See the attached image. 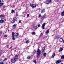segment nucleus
Instances as JSON below:
<instances>
[{
    "instance_id": "obj_37",
    "label": "nucleus",
    "mask_w": 64,
    "mask_h": 64,
    "mask_svg": "<svg viewBox=\"0 0 64 64\" xmlns=\"http://www.w3.org/2000/svg\"><path fill=\"white\" fill-rule=\"evenodd\" d=\"M34 62V63H36V60H34L33 61Z\"/></svg>"
},
{
    "instance_id": "obj_4",
    "label": "nucleus",
    "mask_w": 64,
    "mask_h": 64,
    "mask_svg": "<svg viewBox=\"0 0 64 64\" xmlns=\"http://www.w3.org/2000/svg\"><path fill=\"white\" fill-rule=\"evenodd\" d=\"M45 24H46V23H44V24H42V29H45Z\"/></svg>"
},
{
    "instance_id": "obj_18",
    "label": "nucleus",
    "mask_w": 64,
    "mask_h": 64,
    "mask_svg": "<svg viewBox=\"0 0 64 64\" xmlns=\"http://www.w3.org/2000/svg\"><path fill=\"white\" fill-rule=\"evenodd\" d=\"M4 5V4L3 2L0 3V6H2Z\"/></svg>"
},
{
    "instance_id": "obj_11",
    "label": "nucleus",
    "mask_w": 64,
    "mask_h": 64,
    "mask_svg": "<svg viewBox=\"0 0 64 64\" xmlns=\"http://www.w3.org/2000/svg\"><path fill=\"white\" fill-rule=\"evenodd\" d=\"M15 36L16 37V38H18V36H19V33L18 32L16 33V34Z\"/></svg>"
},
{
    "instance_id": "obj_9",
    "label": "nucleus",
    "mask_w": 64,
    "mask_h": 64,
    "mask_svg": "<svg viewBox=\"0 0 64 64\" xmlns=\"http://www.w3.org/2000/svg\"><path fill=\"white\" fill-rule=\"evenodd\" d=\"M0 17L2 19H4L5 17L3 15H2L0 16Z\"/></svg>"
},
{
    "instance_id": "obj_19",
    "label": "nucleus",
    "mask_w": 64,
    "mask_h": 64,
    "mask_svg": "<svg viewBox=\"0 0 64 64\" xmlns=\"http://www.w3.org/2000/svg\"><path fill=\"white\" fill-rule=\"evenodd\" d=\"M61 15L62 16H64V12H62Z\"/></svg>"
},
{
    "instance_id": "obj_52",
    "label": "nucleus",
    "mask_w": 64,
    "mask_h": 64,
    "mask_svg": "<svg viewBox=\"0 0 64 64\" xmlns=\"http://www.w3.org/2000/svg\"><path fill=\"white\" fill-rule=\"evenodd\" d=\"M1 0H0V3H1Z\"/></svg>"
},
{
    "instance_id": "obj_33",
    "label": "nucleus",
    "mask_w": 64,
    "mask_h": 64,
    "mask_svg": "<svg viewBox=\"0 0 64 64\" xmlns=\"http://www.w3.org/2000/svg\"><path fill=\"white\" fill-rule=\"evenodd\" d=\"M12 13H14V10H12Z\"/></svg>"
},
{
    "instance_id": "obj_3",
    "label": "nucleus",
    "mask_w": 64,
    "mask_h": 64,
    "mask_svg": "<svg viewBox=\"0 0 64 64\" xmlns=\"http://www.w3.org/2000/svg\"><path fill=\"white\" fill-rule=\"evenodd\" d=\"M16 61V60L14 58L11 59V62L12 63H15Z\"/></svg>"
},
{
    "instance_id": "obj_16",
    "label": "nucleus",
    "mask_w": 64,
    "mask_h": 64,
    "mask_svg": "<svg viewBox=\"0 0 64 64\" xmlns=\"http://www.w3.org/2000/svg\"><path fill=\"white\" fill-rule=\"evenodd\" d=\"M45 9H43L41 11V12L42 13H43L45 12Z\"/></svg>"
},
{
    "instance_id": "obj_6",
    "label": "nucleus",
    "mask_w": 64,
    "mask_h": 64,
    "mask_svg": "<svg viewBox=\"0 0 64 64\" xmlns=\"http://www.w3.org/2000/svg\"><path fill=\"white\" fill-rule=\"evenodd\" d=\"M45 48L44 47H43L42 50V53H44V52H45Z\"/></svg>"
},
{
    "instance_id": "obj_30",
    "label": "nucleus",
    "mask_w": 64,
    "mask_h": 64,
    "mask_svg": "<svg viewBox=\"0 0 64 64\" xmlns=\"http://www.w3.org/2000/svg\"><path fill=\"white\" fill-rule=\"evenodd\" d=\"M31 57L30 56H28L27 57V59H30Z\"/></svg>"
},
{
    "instance_id": "obj_49",
    "label": "nucleus",
    "mask_w": 64,
    "mask_h": 64,
    "mask_svg": "<svg viewBox=\"0 0 64 64\" xmlns=\"http://www.w3.org/2000/svg\"><path fill=\"white\" fill-rule=\"evenodd\" d=\"M12 48V46H11V47L10 48V49H11V48Z\"/></svg>"
},
{
    "instance_id": "obj_27",
    "label": "nucleus",
    "mask_w": 64,
    "mask_h": 64,
    "mask_svg": "<svg viewBox=\"0 0 64 64\" xmlns=\"http://www.w3.org/2000/svg\"><path fill=\"white\" fill-rule=\"evenodd\" d=\"M14 34H15V33H14V32H13L12 34V36H14Z\"/></svg>"
},
{
    "instance_id": "obj_50",
    "label": "nucleus",
    "mask_w": 64,
    "mask_h": 64,
    "mask_svg": "<svg viewBox=\"0 0 64 64\" xmlns=\"http://www.w3.org/2000/svg\"><path fill=\"white\" fill-rule=\"evenodd\" d=\"M45 4H48V3H47V2H46L45 3Z\"/></svg>"
},
{
    "instance_id": "obj_40",
    "label": "nucleus",
    "mask_w": 64,
    "mask_h": 64,
    "mask_svg": "<svg viewBox=\"0 0 64 64\" xmlns=\"http://www.w3.org/2000/svg\"><path fill=\"white\" fill-rule=\"evenodd\" d=\"M38 27H40V24H39L37 26Z\"/></svg>"
},
{
    "instance_id": "obj_36",
    "label": "nucleus",
    "mask_w": 64,
    "mask_h": 64,
    "mask_svg": "<svg viewBox=\"0 0 64 64\" xmlns=\"http://www.w3.org/2000/svg\"><path fill=\"white\" fill-rule=\"evenodd\" d=\"M0 64H4V63L3 62H0Z\"/></svg>"
},
{
    "instance_id": "obj_41",
    "label": "nucleus",
    "mask_w": 64,
    "mask_h": 64,
    "mask_svg": "<svg viewBox=\"0 0 64 64\" xmlns=\"http://www.w3.org/2000/svg\"><path fill=\"white\" fill-rule=\"evenodd\" d=\"M46 14H44V16H44V17H45V16H46Z\"/></svg>"
},
{
    "instance_id": "obj_21",
    "label": "nucleus",
    "mask_w": 64,
    "mask_h": 64,
    "mask_svg": "<svg viewBox=\"0 0 64 64\" xmlns=\"http://www.w3.org/2000/svg\"><path fill=\"white\" fill-rule=\"evenodd\" d=\"M63 41V39L62 38H60V42H62Z\"/></svg>"
},
{
    "instance_id": "obj_13",
    "label": "nucleus",
    "mask_w": 64,
    "mask_h": 64,
    "mask_svg": "<svg viewBox=\"0 0 64 64\" xmlns=\"http://www.w3.org/2000/svg\"><path fill=\"white\" fill-rule=\"evenodd\" d=\"M45 16H42L41 19H42V20H43L44 19H45Z\"/></svg>"
},
{
    "instance_id": "obj_39",
    "label": "nucleus",
    "mask_w": 64,
    "mask_h": 64,
    "mask_svg": "<svg viewBox=\"0 0 64 64\" xmlns=\"http://www.w3.org/2000/svg\"><path fill=\"white\" fill-rule=\"evenodd\" d=\"M7 59H8L7 58H6L4 60V61H5L6 60H7Z\"/></svg>"
},
{
    "instance_id": "obj_17",
    "label": "nucleus",
    "mask_w": 64,
    "mask_h": 64,
    "mask_svg": "<svg viewBox=\"0 0 64 64\" xmlns=\"http://www.w3.org/2000/svg\"><path fill=\"white\" fill-rule=\"evenodd\" d=\"M49 30L48 29L47 30L46 33V34H48V33H49Z\"/></svg>"
},
{
    "instance_id": "obj_8",
    "label": "nucleus",
    "mask_w": 64,
    "mask_h": 64,
    "mask_svg": "<svg viewBox=\"0 0 64 64\" xmlns=\"http://www.w3.org/2000/svg\"><path fill=\"white\" fill-rule=\"evenodd\" d=\"M16 25H17L16 24H14V25H13L12 28H13L14 29H15Z\"/></svg>"
},
{
    "instance_id": "obj_44",
    "label": "nucleus",
    "mask_w": 64,
    "mask_h": 64,
    "mask_svg": "<svg viewBox=\"0 0 64 64\" xmlns=\"http://www.w3.org/2000/svg\"><path fill=\"white\" fill-rule=\"evenodd\" d=\"M27 16L28 17H29V14H28L27 15Z\"/></svg>"
},
{
    "instance_id": "obj_54",
    "label": "nucleus",
    "mask_w": 64,
    "mask_h": 64,
    "mask_svg": "<svg viewBox=\"0 0 64 64\" xmlns=\"http://www.w3.org/2000/svg\"><path fill=\"white\" fill-rule=\"evenodd\" d=\"M61 64H63L62 63Z\"/></svg>"
},
{
    "instance_id": "obj_48",
    "label": "nucleus",
    "mask_w": 64,
    "mask_h": 64,
    "mask_svg": "<svg viewBox=\"0 0 64 64\" xmlns=\"http://www.w3.org/2000/svg\"><path fill=\"white\" fill-rule=\"evenodd\" d=\"M21 23V21L20 20L19 21V23Z\"/></svg>"
},
{
    "instance_id": "obj_2",
    "label": "nucleus",
    "mask_w": 64,
    "mask_h": 64,
    "mask_svg": "<svg viewBox=\"0 0 64 64\" xmlns=\"http://www.w3.org/2000/svg\"><path fill=\"white\" fill-rule=\"evenodd\" d=\"M30 5L31 7H32V9H34V8H35L36 6H37V5L35 4H30Z\"/></svg>"
},
{
    "instance_id": "obj_31",
    "label": "nucleus",
    "mask_w": 64,
    "mask_h": 64,
    "mask_svg": "<svg viewBox=\"0 0 64 64\" xmlns=\"http://www.w3.org/2000/svg\"><path fill=\"white\" fill-rule=\"evenodd\" d=\"M32 34V35H35V32H33Z\"/></svg>"
},
{
    "instance_id": "obj_22",
    "label": "nucleus",
    "mask_w": 64,
    "mask_h": 64,
    "mask_svg": "<svg viewBox=\"0 0 64 64\" xmlns=\"http://www.w3.org/2000/svg\"><path fill=\"white\" fill-rule=\"evenodd\" d=\"M12 38L13 40H15V38L14 37V36H12Z\"/></svg>"
},
{
    "instance_id": "obj_26",
    "label": "nucleus",
    "mask_w": 64,
    "mask_h": 64,
    "mask_svg": "<svg viewBox=\"0 0 64 64\" xmlns=\"http://www.w3.org/2000/svg\"><path fill=\"white\" fill-rule=\"evenodd\" d=\"M64 58V56H61V59H63Z\"/></svg>"
},
{
    "instance_id": "obj_28",
    "label": "nucleus",
    "mask_w": 64,
    "mask_h": 64,
    "mask_svg": "<svg viewBox=\"0 0 64 64\" xmlns=\"http://www.w3.org/2000/svg\"><path fill=\"white\" fill-rule=\"evenodd\" d=\"M44 56H46L47 55V54L46 53V52H44Z\"/></svg>"
},
{
    "instance_id": "obj_42",
    "label": "nucleus",
    "mask_w": 64,
    "mask_h": 64,
    "mask_svg": "<svg viewBox=\"0 0 64 64\" xmlns=\"http://www.w3.org/2000/svg\"><path fill=\"white\" fill-rule=\"evenodd\" d=\"M9 45L8 44L7 45V48H9Z\"/></svg>"
},
{
    "instance_id": "obj_53",
    "label": "nucleus",
    "mask_w": 64,
    "mask_h": 64,
    "mask_svg": "<svg viewBox=\"0 0 64 64\" xmlns=\"http://www.w3.org/2000/svg\"><path fill=\"white\" fill-rule=\"evenodd\" d=\"M47 0V1H48L49 0Z\"/></svg>"
},
{
    "instance_id": "obj_15",
    "label": "nucleus",
    "mask_w": 64,
    "mask_h": 64,
    "mask_svg": "<svg viewBox=\"0 0 64 64\" xmlns=\"http://www.w3.org/2000/svg\"><path fill=\"white\" fill-rule=\"evenodd\" d=\"M55 56V53H54L53 54V55L52 56V58H54V56Z\"/></svg>"
},
{
    "instance_id": "obj_12",
    "label": "nucleus",
    "mask_w": 64,
    "mask_h": 64,
    "mask_svg": "<svg viewBox=\"0 0 64 64\" xmlns=\"http://www.w3.org/2000/svg\"><path fill=\"white\" fill-rule=\"evenodd\" d=\"M56 37L57 39H59L61 37V36H57Z\"/></svg>"
},
{
    "instance_id": "obj_24",
    "label": "nucleus",
    "mask_w": 64,
    "mask_h": 64,
    "mask_svg": "<svg viewBox=\"0 0 64 64\" xmlns=\"http://www.w3.org/2000/svg\"><path fill=\"white\" fill-rule=\"evenodd\" d=\"M34 28L35 29H37L38 28L37 26H34Z\"/></svg>"
},
{
    "instance_id": "obj_32",
    "label": "nucleus",
    "mask_w": 64,
    "mask_h": 64,
    "mask_svg": "<svg viewBox=\"0 0 64 64\" xmlns=\"http://www.w3.org/2000/svg\"><path fill=\"white\" fill-rule=\"evenodd\" d=\"M15 21L13 20L12 21V23H15Z\"/></svg>"
},
{
    "instance_id": "obj_38",
    "label": "nucleus",
    "mask_w": 64,
    "mask_h": 64,
    "mask_svg": "<svg viewBox=\"0 0 64 64\" xmlns=\"http://www.w3.org/2000/svg\"><path fill=\"white\" fill-rule=\"evenodd\" d=\"M2 52V51L1 50H0V55L1 54V53Z\"/></svg>"
},
{
    "instance_id": "obj_7",
    "label": "nucleus",
    "mask_w": 64,
    "mask_h": 64,
    "mask_svg": "<svg viewBox=\"0 0 64 64\" xmlns=\"http://www.w3.org/2000/svg\"><path fill=\"white\" fill-rule=\"evenodd\" d=\"M60 62H61V60H57L56 63V64H58V63H60Z\"/></svg>"
},
{
    "instance_id": "obj_29",
    "label": "nucleus",
    "mask_w": 64,
    "mask_h": 64,
    "mask_svg": "<svg viewBox=\"0 0 64 64\" xmlns=\"http://www.w3.org/2000/svg\"><path fill=\"white\" fill-rule=\"evenodd\" d=\"M36 50H34V52L33 53V54H34L35 53V52H36Z\"/></svg>"
},
{
    "instance_id": "obj_35",
    "label": "nucleus",
    "mask_w": 64,
    "mask_h": 64,
    "mask_svg": "<svg viewBox=\"0 0 64 64\" xmlns=\"http://www.w3.org/2000/svg\"><path fill=\"white\" fill-rule=\"evenodd\" d=\"M41 14H39L38 16L40 18V17H41Z\"/></svg>"
},
{
    "instance_id": "obj_20",
    "label": "nucleus",
    "mask_w": 64,
    "mask_h": 64,
    "mask_svg": "<svg viewBox=\"0 0 64 64\" xmlns=\"http://www.w3.org/2000/svg\"><path fill=\"white\" fill-rule=\"evenodd\" d=\"M13 20L14 21H17V18H13Z\"/></svg>"
},
{
    "instance_id": "obj_45",
    "label": "nucleus",
    "mask_w": 64,
    "mask_h": 64,
    "mask_svg": "<svg viewBox=\"0 0 64 64\" xmlns=\"http://www.w3.org/2000/svg\"><path fill=\"white\" fill-rule=\"evenodd\" d=\"M43 35V33H42L41 34L40 36H42Z\"/></svg>"
},
{
    "instance_id": "obj_51",
    "label": "nucleus",
    "mask_w": 64,
    "mask_h": 64,
    "mask_svg": "<svg viewBox=\"0 0 64 64\" xmlns=\"http://www.w3.org/2000/svg\"><path fill=\"white\" fill-rule=\"evenodd\" d=\"M4 20H5V21H6V19H5Z\"/></svg>"
},
{
    "instance_id": "obj_46",
    "label": "nucleus",
    "mask_w": 64,
    "mask_h": 64,
    "mask_svg": "<svg viewBox=\"0 0 64 64\" xmlns=\"http://www.w3.org/2000/svg\"><path fill=\"white\" fill-rule=\"evenodd\" d=\"M3 8H5V6H3Z\"/></svg>"
},
{
    "instance_id": "obj_43",
    "label": "nucleus",
    "mask_w": 64,
    "mask_h": 64,
    "mask_svg": "<svg viewBox=\"0 0 64 64\" xmlns=\"http://www.w3.org/2000/svg\"><path fill=\"white\" fill-rule=\"evenodd\" d=\"M16 16H18V14H16Z\"/></svg>"
},
{
    "instance_id": "obj_34",
    "label": "nucleus",
    "mask_w": 64,
    "mask_h": 64,
    "mask_svg": "<svg viewBox=\"0 0 64 64\" xmlns=\"http://www.w3.org/2000/svg\"><path fill=\"white\" fill-rule=\"evenodd\" d=\"M4 37H5L6 38L7 37V35H4Z\"/></svg>"
},
{
    "instance_id": "obj_25",
    "label": "nucleus",
    "mask_w": 64,
    "mask_h": 64,
    "mask_svg": "<svg viewBox=\"0 0 64 64\" xmlns=\"http://www.w3.org/2000/svg\"><path fill=\"white\" fill-rule=\"evenodd\" d=\"M29 40H27L26 42V44H28V43H29Z\"/></svg>"
},
{
    "instance_id": "obj_1",
    "label": "nucleus",
    "mask_w": 64,
    "mask_h": 64,
    "mask_svg": "<svg viewBox=\"0 0 64 64\" xmlns=\"http://www.w3.org/2000/svg\"><path fill=\"white\" fill-rule=\"evenodd\" d=\"M41 50H40L39 49H38L37 50V54L38 55L37 56V58H38L41 54Z\"/></svg>"
},
{
    "instance_id": "obj_10",
    "label": "nucleus",
    "mask_w": 64,
    "mask_h": 64,
    "mask_svg": "<svg viewBox=\"0 0 64 64\" xmlns=\"http://www.w3.org/2000/svg\"><path fill=\"white\" fill-rule=\"evenodd\" d=\"M4 22V20L2 19H1L0 20V23L1 24L2 23H3Z\"/></svg>"
},
{
    "instance_id": "obj_14",
    "label": "nucleus",
    "mask_w": 64,
    "mask_h": 64,
    "mask_svg": "<svg viewBox=\"0 0 64 64\" xmlns=\"http://www.w3.org/2000/svg\"><path fill=\"white\" fill-rule=\"evenodd\" d=\"M62 50H63V48H60V50H59V51L60 52H61V51H62Z\"/></svg>"
},
{
    "instance_id": "obj_5",
    "label": "nucleus",
    "mask_w": 64,
    "mask_h": 64,
    "mask_svg": "<svg viewBox=\"0 0 64 64\" xmlns=\"http://www.w3.org/2000/svg\"><path fill=\"white\" fill-rule=\"evenodd\" d=\"M14 59L16 60H17L18 59V55H16L14 57Z\"/></svg>"
},
{
    "instance_id": "obj_23",
    "label": "nucleus",
    "mask_w": 64,
    "mask_h": 64,
    "mask_svg": "<svg viewBox=\"0 0 64 64\" xmlns=\"http://www.w3.org/2000/svg\"><path fill=\"white\" fill-rule=\"evenodd\" d=\"M48 3H52V1L50 0H48Z\"/></svg>"
},
{
    "instance_id": "obj_47",
    "label": "nucleus",
    "mask_w": 64,
    "mask_h": 64,
    "mask_svg": "<svg viewBox=\"0 0 64 64\" xmlns=\"http://www.w3.org/2000/svg\"><path fill=\"white\" fill-rule=\"evenodd\" d=\"M0 32V34H1L2 33V32Z\"/></svg>"
}]
</instances>
